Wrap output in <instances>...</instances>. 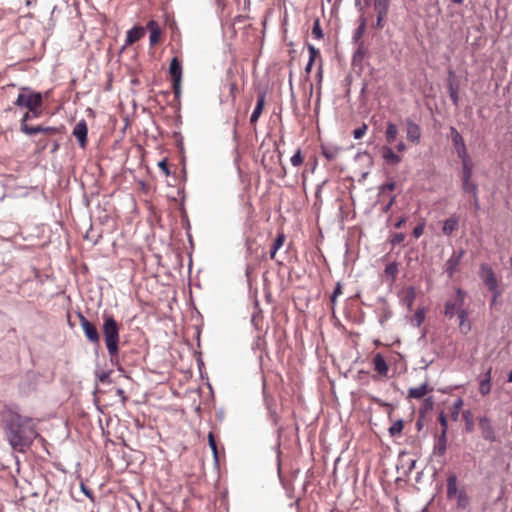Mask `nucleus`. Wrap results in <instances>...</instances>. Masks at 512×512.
I'll return each instance as SVG.
<instances>
[{"label":"nucleus","mask_w":512,"mask_h":512,"mask_svg":"<svg viewBox=\"0 0 512 512\" xmlns=\"http://www.w3.org/2000/svg\"><path fill=\"white\" fill-rule=\"evenodd\" d=\"M39 437L34 419L14 414L9 422L7 438L12 448L18 452H26L33 441Z\"/></svg>","instance_id":"obj_1"},{"label":"nucleus","mask_w":512,"mask_h":512,"mask_svg":"<svg viewBox=\"0 0 512 512\" xmlns=\"http://www.w3.org/2000/svg\"><path fill=\"white\" fill-rule=\"evenodd\" d=\"M103 325L102 332L106 344L108 354L113 361L117 357L119 352V341H120V324L115 318L107 313L102 315Z\"/></svg>","instance_id":"obj_2"},{"label":"nucleus","mask_w":512,"mask_h":512,"mask_svg":"<svg viewBox=\"0 0 512 512\" xmlns=\"http://www.w3.org/2000/svg\"><path fill=\"white\" fill-rule=\"evenodd\" d=\"M446 486L447 499L449 501H454L457 509H467L470 504V498L467 494L465 486L458 481L456 474L450 473L448 475Z\"/></svg>","instance_id":"obj_3"},{"label":"nucleus","mask_w":512,"mask_h":512,"mask_svg":"<svg viewBox=\"0 0 512 512\" xmlns=\"http://www.w3.org/2000/svg\"><path fill=\"white\" fill-rule=\"evenodd\" d=\"M14 104L29 109L34 117H40L42 114L43 97L41 93L24 87L21 93L18 94Z\"/></svg>","instance_id":"obj_4"},{"label":"nucleus","mask_w":512,"mask_h":512,"mask_svg":"<svg viewBox=\"0 0 512 512\" xmlns=\"http://www.w3.org/2000/svg\"><path fill=\"white\" fill-rule=\"evenodd\" d=\"M35 118L33 116L32 111L28 109V111L23 115L20 123V130L26 134V135H35L37 133H43L48 136H55L57 134H62L63 132V126L61 127H51V126H43V125H37V126H31L27 122L28 120Z\"/></svg>","instance_id":"obj_5"},{"label":"nucleus","mask_w":512,"mask_h":512,"mask_svg":"<svg viewBox=\"0 0 512 512\" xmlns=\"http://www.w3.org/2000/svg\"><path fill=\"white\" fill-rule=\"evenodd\" d=\"M466 299V292L461 289L457 288L455 290V294L446 300L444 304V315L448 319H452L455 315L458 314L460 310H463L464 304Z\"/></svg>","instance_id":"obj_6"},{"label":"nucleus","mask_w":512,"mask_h":512,"mask_svg":"<svg viewBox=\"0 0 512 512\" xmlns=\"http://www.w3.org/2000/svg\"><path fill=\"white\" fill-rule=\"evenodd\" d=\"M169 74L172 80V88L175 97L179 98L181 95L182 65L177 57H174L170 62Z\"/></svg>","instance_id":"obj_7"},{"label":"nucleus","mask_w":512,"mask_h":512,"mask_svg":"<svg viewBox=\"0 0 512 512\" xmlns=\"http://www.w3.org/2000/svg\"><path fill=\"white\" fill-rule=\"evenodd\" d=\"M80 325L83 329L85 337L93 344H98L100 335L94 323L90 322L83 314H78Z\"/></svg>","instance_id":"obj_8"},{"label":"nucleus","mask_w":512,"mask_h":512,"mask_svg":"<svg viewBox=\"0 0 512 512\" xmlns=\"http://www.w3.org/2000/svg\"><path fill=\"white\" fill-rule=\"evenodd\" d=\"M479 275L489 290L498 289V280L490 265L486 263L481 264Z\"/></svg>","instance_id":"obj_9"},{"label":"nucleus","mask_w":512,"mask_h":512,"mask_svg":"<svg viewBox=\"0 0 512 512\" xmlns=\"http://www.w3.org/2000/svg\"><path fill=\"white\" fill-rule=\"evenodd\" d=\"M370 0H365L368 3ZM390 0H374L373 7L377 14L376 28L382 29L385 18L388 14Z\"/></svg>","instance_id":"obj_10"},{"label":"nucleus","mask_w":512,"mask_h":512,"mask_svg":"<svg viewBox=\"0 0 512 512\" xmlns=\"http://www.w3.org/2000/svg\"><path fill=\"white\" fill-rule=\"evenodd\" d=\"M450 134H451L452 143L455 147V150H456V153H457V156L459 157V159L462 160L465 158H469L470 156L467 152L465 142H464L462 136L460 135V133L457 131V129L454 127H451Z\"/></svg>","instance_id":"obj_11"},{"label":"nucleus","mask_w":512,"mask_h":512,"mask_svg":"<svg viewBox=\"0 0 512 512\" xmlns=\"http://www.w3.org/2000/svg\"><path fill=\"white\" fill-rule=\"evenodd\" d=\"M73 136L77 139L79 146L85 149L88 144V126L84 119L78 121L72 131Z\"/></svg>","instance_id":"obj_12"},{"label":"nucleus","mask_w":512,"mask_h":512,"mask_svg":"<svg viewBox=\"0 0 512 512\" xmlns=\"http://www.w3.org/2000/svg\"><path fill=\"white\" fill-rule=\"evenodd\" d=\"M380 152L384 163L388 166H396L402 162V156L394 151L391 145H383Z\"/></svg>","instance_id":"obj_13"},{"label":"nucleus","mask_w":512,"mask_h":512,"mask_svg":"<svg viewBox=\"0 0 512 512\" xmlns=\"http://www.w3.org/2000/svg\"><path fill=\"white\" fill-rule=\"evenodd\" d=\"M465 254L464 250L454 251L450 258L446 261L445 271L449 278H452L458 270V266Z\"/></svg>","instance_id":"obj_14"},{"label":"nucleus","mask_w":512,"mask_h":512,"mask_svg":"<svg viewBox=\"0 0 512 512\" xmlns=\"http://www.w3.org/2000/svg\"><path fill=\"white\" fill-rule=\"evenodd\" d=\"M478 424H479V428L481 430L482 437L489 442H495L496 434H495L491 420L485 416L480 417Z\"/></svg>","instance_id":"obj_15"},{"label":"nucleus","mask_w":512,"mask_h":512,"mask_svg":"<svg viewBox=\"0 0 512 512\" xmlns=\"http://www.w3.org/2000/svg\"><path fill=\"white\" fill-rule=\"evenodd\" d=\"M372 363L374 366V370L378 374L379 377H381V378L388 377L389 365L381 353H376L373 356Z\"/></svg>","instance_id":"obj_16"},{"label":"nucleus","mask_w":512,"mask_h":512,"mask_svg":"<svg viewBox=\"0 0 512 512\" xmlns=\"http://www.w3.org/2000/svg\"><path fill=\"white\" fill-rule=\"evenodd\" d=\"M406 138L408 141L414 144H418L420 142L421 128L417 123L413 122L412 120L407 121Z\"/></svg>","instance_id":"obj_17"},{"label":"nucleus","mask_w":512,"mask_h":512,"mask_svg":"<svg viewBox=\"0 0 512 512\" xmlns=\"http://www.w3.org/2000/svg\"><path fill=\"white\" fill-rule=\"evenodd\" d=\"M146 28L150 32V36H149L150 46L157 45L160 42L161 34H162V31H161V28H160L158 22H156L155 20H150L147 23Z\"/></svg>","instance_id":"obj_18"},{"label":"nucleus","mask_w":512,"mask_h":512,"mask_svg":"<svg viewBox=\"0 0 512 512\" xmlns=\"http://www.w3.org/2000/svg\"><path fill=\"white\" fill-rule=\"evenodd\" d=\"M145 35V28L141 26H135L132 29L128 30L126 33V39H125V45L130 46L137 41H139L141 38H143Z\"/></svg>","instance_id":"obj_19"},{"label":"nucleus","mask_w":512,"mask_h":512,"mask_svg":"<svg viewBox=\"0 0 512 512\" xmlns=\"http://www.w3.org/2000/svg\"><path fill=\"white\" fill-rule=\"evenodd\" d=\"M264 106H265V94L264 93H259L258 96H257V102H256V106L252 112V115L250 117V124L252 126H255L259 117L261 116L263 110H264Z\"/></svg>","instance_id":"obj_20"},{"label":"nucleus","mask_w":512,"mask_h":512,"mask_svg":"<svg viewBox=\"0 0 512 512\" xmlns=\"http://www.w3.org/2000/svg\"><path fill=\"white\" fill-rule=\"evenodd\" d=\"M459 320V330L462 334H468L471 331V323L469 321V312L466 308L460 310L456 315Z\"/></svg>","instance_id":"obj_21"},{"label":"nucleus","mask_w":512,"mask_h":512,"mask_svg":"<svg viewBox=\"0 0 512 512\" xmlns=\"http://www.w3.org/2000/svg\"><path fill=\"white\" fill-rule=\"evenodd\" d=\"M430 391H432V388L429 387L428 383H423L419 387L410 388L408 390L407 398L421 399Z\"/></svg>","instance_id":"obj_22"},{"label":"nucleus","mask_w":512,"mask_h":512,"mask_svg":"<svg viewBox=\"0 0 512 512\" xmlns=\"http://www.w3.org/2000/svg\"><path fill=\"white\" fill-rule=\"evenodd\" d=\"M398 136V127L396 124L392 122L387 123L386 131H385V141L386 145H392L396 141Z\"/></svg>","instance_id":"obj_23"},{"label":"nucleus","mask_w":512,"mask_h":512,"mask_svg":"<svg viewBox=\"0 0 512 512\" xmlns=\"http://www.w3.org/2000/svg\"><path fill=\"white\" fill-rule=\"evenodd\" d=\"M491 372L492 368H489L485 374L484 379H482L479 383V392L485 396L491 391Z\"/></svg>","instance_id":"obj_24"},{"label":"nucleus","mask_w":512,"mask_h":512,"mask_svg":"<svg viewBox=\"0 0 512 512\" xmlns=\"http://www.w3.org/2000/svg\"><path fill=\"white\" fill-rule=\"evenodd\" d=\"M446 448H447V437H446V434L441 433L437 437V440L435 442L434 453L439 455V456H442V455L445 454Z\"/></svg>","instance_id":"obj_25"},{"label":"nucleus","mask_w":512,"mask_h":512,"mask_svg":"<svg viewBox=\"0 0 512 512\" xmlns=\"http://www.w3.org/2000/svg\"><path fill=\"white\" fill-rule=\"evenodd\" d=\"M462 189L465 193H472L474 201L477 204V185L472 181V179H462Z\"/></svg>","instance_id":"obj_26"},{"label":"nucleus","mask_w":512,"mask_h":512,"mask_svg":"<svg viewBox=\"0 0 512 512\" xmlns=\"http://www.w3.org/2000/svg\"><path fill=\"white\" fill-rule=\"evenodd\" d=\"M458 229V218L451 216L445 220L442 231L445 235H451L455 230Z\"/></svg>","instance_id":"obj_27"},{"label":"nucleus","mask_w":512,"mask_h":512,"mask_svg":"<svg viewBox=\"0 0 512 512\" xmlns=\"http://www.w3.org/2000/svg\"><path fill=\"white\" fill-rule=\"evenodd\" d=\"M462 164V179H472L473 176V163L471 158L461 160Z\"/></svg>","instance_id":"obj_28"},{"label":"nucleus","mask_w":512,"mask_h":512,"mask_svg":"<svg viewBox=\"0 0 512 512\" xmlns=\"http://www.w3.org/2000/svg\"><path fill=\"white\" fill-rule=\"evenodd\" d=\"M308 52H309V61H308V63H310V65H313L314 62L317 59L320 60L319 75H321V72H322V60H321V55H320L319 49L316 48L315 46L309 44L308 45Z\"/></svg>","instance_id":"obj_29"},{"label":"nucleus","mask_w":512,"mask_h":512,"mask_svg":"<svg viewBox=\"0 0 512 512\" xmlns=\"http://www.w3.org/2000/svg\"><path fill=\"white\" fill-rule=\"evenodd\" d=\"M285 242V235L283 232L278 233L276 239L274 240L271 250H270V258L275 259V255L277 251L283 246Z\"/></svg>","instance_id":"obj_30"},{"label":"nucleus","mask_w":512,"mask_h":512,"mask_svg":"<svg viewBox=\"0 0 512 512\" xmlns=\"http://www.w3.org/2000/svg\"><path fill=\"white\" fill-rule=\"evenodd\" d=\"M40 134H41L40 138L36 141V147H37L38 153L43 152L49 146L51 139L54 137V136L45 135L43 133H40Z\"/></svg>","instance_id":"obj_31"},{"label":"nucleus","mask_w":512,"mask_h":512,"mask_svg":"<svg viewBox=\"0 0 512 512\" xmlns=\"http://www.w3.org/2000/svg\"><path fill=\"white\" fill-rule=\"evenodd\" d=\"M416 299V290L414 287H408L405 296H404V302L407 305V308L409 310L412 309L414 301Z\"/></svg>","instance_id":"obj_32"},{"label":"nucleus","mask_w":512,"mask_h":512,"mask_svg":"<svg viewBox=\"0 0 512 512\" xmlns=\"http://www.w3.org/2000/svg\"><path fill=\"white\" fill-rule=\"evenodd\" d=\"M425 316H426L425 308H419V309H417V311L411 318V323L416 327H420L425 320Z\"/></svg>","instance_id":"obj_33"},{"label":"nucleus","mask_w":512,"mask_h":512,"mask_svg":"<svg viewBox=\"0 0 512 512\" xmlns=\"http://www.w3.org/2000/svg\"><path fill=\"white\" fill-rule=\"evenodd\" d=\"M365 29H366V19L361 18L360 24L356 28V30L354 31V34H353L354 41L358 42L363 37V35L365 33Z\"/></svg>","instance_id":"obj_34"},{"label":"nucleus","mask_w":512,"mask_h":512,"mask_svg":"<svg viewBox=\"0 0 512 512\" xmlns=\"http://www.w3.org/2000/svg\"><path fill=\"white\" fill-rule=\"evenodd\" d=\"M404 427V423L402 420H396L391 427L389 428V433L391 436L400 435Z\"/></svg>","instance_id":"obj_35"},{"label":"nucleus","mask_w":512,"mask_h":512,"mask_svg":"<svg viewBox=\"0 0 512 512\" xmlns=\"http://www.w3.org/2000/svg\"><path fill=\"white\" fill-rule=\"evenodd\" d=\"M463 405H464V402H463V400L461 398H458L454 402V404L452 406V411H451V417H452L453 420H457L458 419L459 412L462 409Z\"/></svg>","instance_id":"obj_36"},{"label":"nucleus","mask_w":512,"mask_h":512,"mask_svg":"<svg viewBox=\"0 0 512 512\" xmlns=\"http://www.w3.org/2000/svg\"><path fill=\"white\" fill-rule=\"evenodd\" d=\"M291 164L295 167L301 166L304 162V157L300 149H298L295 154L290 159Z\"/></svg>","instance_id":"obj_37"},{"label":"nucleus","mask_w":512,"mask_h":512,"mask_svg":"<svg viewBox=\"0 0 512 512\" xmlns=\"http://www.w3.org/2000/svg\"><path fill=\"white\" fill-rule=\"evenodd\" d=\"M208 443H209V446L214 454L215 459H217L218 458L217 443H216V439H215L213 432H209V434H208Z\"/></svg>","instance_id":"obj_38"},{"label":"nucleus","mask_w":512,"mask_h":512,"mask_svg":"<svg viewBox=\"0 0 512 512\" xmlns=\"http://www.w3.org/2000/svg\"><path fill=\"white\" fill-rule=\"evenodd\" d=\"M397 272H398V267L395 262L388 264L385 268V274L390 276L392 278V280L395 279Z\"/></svg>","instance_id":"obj_39"},{"label":"nucleus","mask_w":512,"mask_h":512,"mask_svg":"<svg viewBox=\"0 0 512 512\" xmlns=\"http://www.w3.org/2000/svg\"><path fill=\"white\" fill-rule=\"evenodd\" d=\"M342 294V285L340 282H338L334 288V291L331 295V304H332V307L335 306L336 304V301H337V297L340 296Z\"/></svg>","instance_id":"obj_40"},{"label":"nucleus","mask_w":512,"mask_h":512,"mask_svg":"<svg viewBox=\"0 0 512 512\" xmlns=\"http://www.w3.org/2000/svg\"><path fill=\"white\" fill-rule=\"evenodd\" d=\"M368 126L365 123H362V125L358 128H356L353 131V137L355 139H361L367 132Z\"/></svg>","instance_id":"obj_41"},{"label":"nucleus","mask_w":512,"mask_h":512,"mask_svg":"<svg viewBox=\"0 0 512 512\" xmlns=\"http://www.w3.org/2000/svg\"><path fill=\"white\" fill-rule=\"evenodd\" d=\"M312 35L316 39H321L323 37V32L320 26V22L318 19L315 20L313 28H312Z\"/></svg>","instance_id":"obj_42"},{"label":"nucleus","mask_w":512,"mask_h":512,"mask_svg":"<svg viewBox=\"0 0 512 512\" xmlns=\"http://www.w3.org/2000/svg\"><path fill=\"white\" fill-rule=\"evenodd\" d=\"M425 229V221L422 220L414 229H413V236L418 239L420 236L423 235Z\"/></svg>","instance_id":"obj_43"},{"label":"nucleus","mask_w":512,"mask_h":512,"mask_svg":"<svg viewBox=\"0 0 512 512\" xmlns=\"http://www.w3.org/2000/svg\"><path fill=\"white\" fill-rule=\"evenodd\" d=\"M438 420L442 427L441 433L447 434L448 422H447V417L445 416V414L443 412L440 413Z\"/></svg>","instance_id":"obj_44"},{"label":"nucleus","mask_w":512,"mask_h":512,"mask_svg":"<svg viewBox=\"0 0 512 512\" xmlns=\"http://www.w3.org/2000/svg\"><path fill=\"white\" fill-rule=\"evenodd\" d=\"M405 240V235L403 233H395L391 237V244L393 246L401 244Z\"/></svg>","instance_id":"obj_45"},{"label":"nucleus","mask_w":512,"mask_h":512,"mask_svg":"<svg viewBox=\"0 0 512 512\" xmlns=\"http://www.w3.org/2000/svg\"><path fill=\"white\" fill-rule=\"evenodd\" d=\"M110 374H111L110 371L102 372L99 375H97V378H98L99 382H101V383L110 384L112 382L110 379Z\"/></svg>","instance_id":"obj_46"},{"label":"nucleus","mask_w":512,"mask_h":512,"mask_svg":"<svg viewBox=\"0 0 512 512\" xmlns=\"http://www.w3.org/2000/svg\"><path fill=\"white\" fill-rule=\"evenodd\" d=\"M365 53H366V49L364 47V45L361 43L358 47V49L356 50L355 54H354V59H363L364 56H365Z\"/></svg>","instance_id":"obj_47"},{"label":"nucleus","mask_w":512,"mask_h":512,"mask_svg":"<svg viewBox=\"0 0 512 512\" xmlns=\"http://www.w3.org/2000/svg\"><path fill=\"white\" fill-rule=\"evenodd\" d=\"M449 92H450L449 94H450L451 100L453 101V103L455 105H457L458 104V99H459L458 92L456 91V89H454L452 84L449 85Z\"/></svg>","instance_id":"obj_48"},{"label":"nucleus","mask_w":512,"mask_h":512,"mask_svg":"<svg viewBox=\"0 0 512 512\" xmlns=\"http://www.w3.org/2000/svg\"><path fill=\"white\" fill-rule=\"evenodd\" d=\"M158 166L159 168L161 169V171L166 175V176H169L170 175V170H169V167H168V163L167 161L164 159L162 161H160L158 163Z\"/></svg>","instance_id":"obj_49"},{"label":"nucleus","mask_w":512,"mask_h":512,"mask_svg":"<svg viewBox=\"0 0 512 512\" xmlns=\"http://www.w3.org/2000/svg\"><path fill=\"white\" fill-rule=\"evenodd\" d=\"M407 149V146L406 144L404 143V141L400 140L396 145H395V150L396 152L399 154V153H403L405 150Z\"/></svg>","instance_id":"obj_50"},{"label":"nucleus","mask_w":512,"mask_h":512,"mask_svg":"<svg viewBox=\"0 0 512 512\" xmlns=\"http://www.w3.org/2000/svg\"><path fill=\"white\" fill-rule=\"evenodd\" d=\"M50 144L52 145V148H51V152L52 153H55V152H57L59 150L60 143H59V141L57 139H53L52 138L51 141H50Z\"/></svg>","instance_id":"obj_51"},{"label":"nucleus","mask_w":512,"mask_h":512,"mask_svg":"<svg viewBox=\"0 0 512 512\" xmlns=\"http://www.w3.org/2000/svg\"><path fill=\"white\" fill-rule=\"evenodd\" d=\"M493 293L491 304L494 305L497 301V298L500 297L501 291L499 289L490 290Z\"/></svg>","instance_id":"obj_52"},{"label":"nucleus","mask_w":512,"mask_h":512,"mask_svg":"<svg viewBox=\"0 0 512 512\" xmlns=\"http://www.w3.org/2000/svg\"><path fill=\"white\" fill-rule=\"evenodd\" d=\"M406 219L404 217L400 218L396 223H395V227L396 228H401L403 226V224L405 223Z\"/></svg>","instance_id":"obj_53"},{"label":"nucleus","mask_w":512,"mask_h":512,"mask_svg":"<svg viewBox=\"0 0 512 512\" xmlns=\"http://www.w3.org/2000/svg\"><path fill=\"white\" fill-rule=\"evenodd\" d=\"M395 187H396L395 182H390V183H387V184L385 185V188H386L387 190H389V191H393V190L395 189Z\"/></svg>","instance_id":"obj_54"},{"label":"nucleus","mask_w":512,"mask_h":512,"mask_svg":"<svg viewBox=\"0 0 512 512\" xmlns=\"http://www.w3.org/2000/svg\"><path fill=\"white\" fill-rule=\"evenodd\" d=\"M312 66H313V65H310V63H307V65H306V67H305V72H306V74H310V73H311Z\"/></svg>","instance_id":"obj_55"},{"label":"nucleus","mask_w":512,"mask_h":512,"mask_svg":"<svg viewBox=\"0 0 512 512\" xmlns=\"http://www.w3.org/2000/svg\"><path fill=\"white\" fill-rule=\"evenodd\" d=\"M375 402H376V403H378V404H380V405H382V406L390 407V404H388V403H383L380 399H376V400H375Z\"/></svg>","instance_id":"obj_56"},{"label":"nucleus","mask_w":512,"mask_h":512,"mask_svg":"<svg viewBox=\"0 0 512 512\" xmlns=\"http://www.w3.org/2000/svg\"><path fill=\"white\" fill-rule=\"evenodd\" d=\"M236 89H237L236 84H235V83H231V85H230V91H231V93H232V94L234 93V91H235Z\"/></svg>","instance_id":"obj_57"},{"label":"nucleus","mask_w":512,"mask_h":512,"mask_svg":"<svg viewBox=\"0 0 512 512\" xmlns=\"http://www.w3.org/2000/svg\"><path fill=\"white\" fill-rule=\"evenodd\" d=\"M117 394H118L119 396H121L123 399H125V398H126V397H125V395H124V391H123L122 389H118V390H117Z\"/></svg>","instance_id":"obj_58"},{"label":"nucleus","mask_w":512,"mask_h":512,"mask_svg":"<svg viewBox=\"0 0 512 512\" xmlns=\"http://www.w3.org/2000/svg\"><path fill=\"white\" fill-rule=\"evenodd\" d=\"M453 3H456V4H462L463 3V0H451Z\"/></svg>","instance_id":"obj_59"},{"label":"nucleus","mask_w":512,"mask_h":512,"mask_svg":"<svg viewBox=\"0 0 512 512\" xmlns=\"http://www.w3.org/2000/svg\"><path fill=\"white\" fill-rule=\"evenodd\" d=\"M324 155H325V156H326V158H328V159H332V157H333L332 155H330V153H326V152H324Z\"/></svg>","instance_id":"obj_60"},{"label":"nucleus","mask_w":512,"mask_h":512,"mask_svg":"<svg viewBox=\"0 0 512 512\" xmlns=\"http://www.w3.org/2000/svg\"><path fill=\"white\" fill-rule=\"evenodd\" d=\"M508 382H512V371L508 375Z\"/></svg>","instance_id":"obj_61"}]
</instances>
